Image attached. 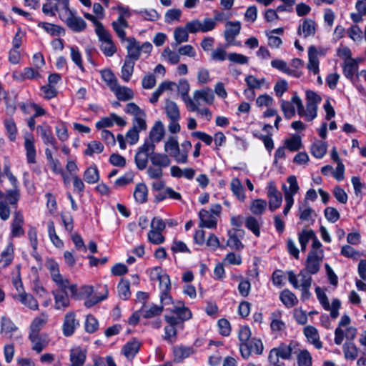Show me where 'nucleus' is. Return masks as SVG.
Segmentation results:
<instances>
[{"mask_svg": "<svg viewBox=\"0 0 366 366\" xmlns=\"http://www.w3.org/2000/svg\"><path fill=\"white\" fill-rule=\"evenodd\" d=\"M322 98L320 95L311 90L306 91V108L305 109L300 97L295 93L291 101L282 100L281 109L286 119H291L295 114V108L297 107V114L300 117L305 118L308 122L312 121L316 118L317 114V107L321 102Z\"/></svg>", "mask_w": 366, "mask_h": 366, "instance_id": "nucleus-1", "label": "nucleus"}, {"mask_svg": "<svg viewBox=\"0 0 366 366\" xmlns=\"http://www.w3.org/2000/svg\"><path fill=\"white\" fill-rule=\"evenodd\" d=\"M19 189H9L4 193V197L0 199V219L6 221L9 219L12 209L17 210L20 199Z\"/></svg>", "mask_w": 366, "mask_h": 366, "instance_id": "nucleus-2", "label": "nucleus"}, {"mask_svg": "<svg viewBox=\"0 0 366 366\" xmlns=\"http://www.w3.org/2000/svg\"><path fill=\"white\" fill-rule=\"evenodd\" d=\"M62 11L61 13H59V17L71 31L79 33L86 29V21L81 16L76 15L75 11L70 9L69 4L66 5V7L62 8Z\"/></svg>", "mask_w": 366, "mask_h": 366, "instance_id": "nucleus-3", "label": "nucleus"}, {"mask_svg": "<svg viewBox=\"0 0 366 366\" xmlns=\"http://www.w3.org/2000/svg\"><path fill=\"white\" fill-rule=\"evenodd\" d=\"M100 42V50L108 57L112 56L117 51V46L112 39V34L104 28L99 26L97 34Z\"/></svg>", "mask_w": 366, "mask_h": 366, "instance_id": "nucleus-4", "label": "nucleus"}, {"mask_svg": "<svg viewBox=\"0 0 366 366\" xmlns=\"http://www.w3.org/2000/svg\"><path fill=\"white\" fill-rule=\"evenodd\" d=\"M315 293L322 307L330 312V317L332 319H336L339 316V309L341 307L340 300L334 299L330 305L325 292L320 287L315 288Z\"/></svg>", "mask_w": 366, "mask_h": 366, "instance_id": "nucleus-5", "label": "nucleus"}, {"mask_svg": "<svg viewBox=\"0 0 366 366\" xmlns=\"http://www.w3.org/2000/svg\"><path fill=\"white\" fill-rule=\"evenodd\" d=\"M155 150V144L151 142H144V144L139 147L135 155L134 160L137 168L140 170L144 169L150 160L152 153Z\"/></svg>", "mask_w": 366, "mask_h": 366, "instance_id": "nucleus-6", "label": "nucleus"}, {"mask_svg": "<svg viewBox=\"0 0 366 366\" xmlns=\"http://www.w3.org/2000/svg\"><path fill=\"white\" fill-rule=\"evenodd\" d=\"M216 26L215 20L212 18H204L202 21L196 19L187 23V28L191 34L207 33L214 30Z\"/></svg>", "mask_w": 366, "mask_h": 366, "instance_id": "nucleus-7", "label": "nucleus"}, {"mask_svg": "<svg viewBox=\"0 0 366 366\" xmlns=\"http://www.w3.org/2000/svg\"><path fill=\"white\" fill-rule=\"evenodd\" d=\"M292 347L291 345L282 343L269 351L267 358L268 362L269 365H277L280 362V358L290 360L292 357Z\"/></svg>", "mask_w": 366, "mask_h": 366, "instance_id": "nucleus-8", "label": "nucleus"}, {"mask_svg": "<svg viewBox=\"0 0 366 366\" xmlns=\"http://www.w3.org/2000/svg\"><path fill=\"white\" fill-rule=\"evenodd\" d=\"M324 252L322 249L320 251L311 250L307 255L305 262V269L310 274H317L320 269V263L322 261Z\"/></svg>", "mask_w": 366, "mask_h": 366, "instance_id": "nucleus-9", "label": "nucleus"}, {"mask_svg": "<svg viewBox=\"0 0 366 366\" xmlns=\"http://www.w3.org/2000/svg\"><path fill=\"white\" fill-rule=\"evenodd\" d=\"M225 30L224 31V40L227 46L237 45L234 39L239 34L241 30V23L238 21H229L225 24Z\"/></svg>", "mask_w": 366, "mask_h": 366, "instance_id": "nucleus-10", "label": "nucleus"}, {"mask_svg": "<svg viewBox=\"0 0 366 366\" xmlns=\"http://www.w3.org/2000/svg\"><path fill=\"white\" fill-rule=\"evenodd\" d=\"M80 326L79 320L76 319L74 312H67L62 324V332L65 337H71Z\"/></svg>", "mask_w": 366, "mask_h": 366, "instance_id": "nucleus-11", "label": "nucleus"}, {"mask_svg": "<svg viewBox=\"0 0 366 366\" xmlns=\"http://www.w3.org/2000/svg\"><path fill=\"white\" fill-rule=\"evenodd\" d=\"M267 197L269 199V209L271 212H274L281 206L282 195L281 192L277 189L273 182H270L267 187Z\"/></svg>", "mask_w": 366, "mask_h": 366, "instance_id": "nucleus-12", "label": "nucleus"}, {"mask_svg": "<svg viewBox=\"0 0 366 366\" xmlns=\"http://www.w3.org/2000/svg\"><path fill=\"white\" fill-rule=\"evenodd\" d=\"M214 100V94L212 89L209 87L202 89L195 90L193 93L192 102H195L197 105H200L201 102L211 105Z\"/></svg>", "mask_w": 366, "mask_h": 366, "instance_id": "nucleus-13", "label": "nucleus"}, {"mask_svg": "<svg viewBox=\"0 0 366 366\" xmlns=\"http://www.w3.org/2000/svg\"><path fill=\"white\" fill-rule=\"evenodd\" d=\"M46 267L50 272L52 280L59 288H66L69 284V280L64 279L59 273V265L54 261H49Z\"/></svg>", "mask_w": 366, "mask_h": 366, "instance_id": "nucleus-14", "label": "nucleus"}, {"mask_svg": "<svg viewBox=\"0 0 366 366\" xmlns=\"http://www.w3.org/2000/svg\"><path fill=\"white\" fill-rule=\"evenodd\" d=\"M35 139L31 134H26L24 137V148L26 150V162L29 164H34L36 162V149L35 147Z\"/></svg>", "mask_w": 366, "mask_h": 366, "instance_id": "nucleus-15", "label": "nucleus"}, {"mask_svg": "<svg viewBox=\"0 0 366 366\" xmlns=\"http://www.w3.org/2000/svg\"><path fill=\"white\" fill-rule=\"evenodd\" d=\"M252 335L251 330L248 326H242L238 332V338L240 342L239 351L242 357H245L249 355V350L247 342L250 340Z\"/></svg>", "mask_w": 366, "mask_h": 366, "instance_id": "nucleus-16", "label": "nucleus"}, {"mask_svg": "<svg viewBox=\"0 0 366 366\" xmlns=\"http://www.w3.org/2000/svg\"><path fill=\"white\" fill-rule=\"evenodd\" d=\"M54 296V307L59 310H64L70 305L66 288H59L53 292Z\"/></svg>", "mask_w": 366, "mask_h": 366, "instance_id": "nucleus-17", "label": "nucleus"}, {"mask_svg": "<svg viewBox=\"0 0 366 366\" xmlns=\"http://www.w3.org/2000/svg\"><path fill=\"white\" fill-rule=\"evenodd\" d=\"M112 26L121 41L123 42L128 39V37L126 36L125 29L129 27V23L124 19V14H119L117 19L112 21Z\"/></svg>", "mask_w": 366, "mask_h": 366, "instance_id": "nucleus-18", "label": "nucleus"}, {"mask_svg": "<svg viewBox=\"0 0 366 366\" xmlns=\"http://www.w3.org/2000/svg\"><path fill=\"white\" fill-rule=\"evenodd\" d=\"M317 24L312 19H305L302 23L297 28V34L302 36L305 39L314 36L316 34Z\"/></svg>", "mask_w": 366, "mask_h": 366, "instance_id": "nucleus-19", "label": "nucleus"}, {"mask_svg": "<svg viewBox=\"0 0 366 366\" xmlns=\"http://www.w3.org/2000/svg\"><path fill=\"white\" fill-rule=\"evenodd\" d=\"M125 41L127 42L126 46L127 54L124 59L136 62L141 56L139 42L137 41L134 37H128V39Z\"/></svg>", "mask_w": 366, "mask_h": 366, "instance_id": "nucleus-20", "label": "nucleus"}, {"mask_svg": "<svg viewBox=\"0 0 366 366\" xmlns=\"http://www.w3.org/2000/svg\"><path fill=\"white\" fill-rule=\"evenodd\" d=\"M29 338L32 344V350L40 353L48 345L47 335L41 333H29Z\"/></svg>", "mask_w": 366, "mask_h": 366, "instance_id": "nucleus-21", "label": "nucleus"}, {"mask_svg": "<svg viewBox=\"0 0 366 366\" xmlns=\"http://www.w3.org/2000/svg\"><path fill=\"white\" fill-rule=\"evenodd\" d=\"M199 227L214 229L217 227V218L210 212L206 209H201L199 212Z\"/></svg>", "mask_w": 366, "mask_h": 366, "instance_id": "nucleus-22", "label": "nucleus"}, {"mask_svg": "<svg viewBox=\"0 0 366 366\" xmlns=\"http://www.w3.org/2000/svg\"><path fill=\"white\" fill-rule=\"evenodd\" d=\"M24 220L20 211H14L11 222V235L14 237H19L24 234L23 224Z\"/></svg>", "mask_w": 366, "mask_h": 366, "instance_id": "nucleus-23", "label": "nucleus"}, {"mask_svg": "<svg viewBox=\"0 0 366 366\" xmlns=\"http://www.w3.org/2000/svg\"><path fill=\"white\" fill-rule=\"evenodd\" d=\"M163 311V306L154 305V304H147L144 302L139 309V313L142 317L146 319H149L159 316Z\"/></svg>", "mask_w": 366, "mask_h": 366, "instance_id": "nucleus-24", "label": "nucleus"}, {"mask_svg": "<svg viewBox=\"0 0 366 366\" xmlns=\"http://www.w3.org/2000/svg\"><path fill=\"white\" fill-rule=\"evenodd\" d=\"M166 310L175 314L183 322L192 318L191 311L182 302H177V305L166 307Z\"/></svg>", "mask_w": 366, "mask_h": 366, "instance_id": "nucleus-25", "label": "nucleus"}, {"mask_svg": "<svg viewBox=\"0 0 366 366\" xmlns=\"http://www.w3.org/2000/svg\"><path fill=\"white\" fill-rule=\"evenodd\" d=\"M271 66L273 68L293 77L299 78L302 74V71H297L295 69H290L287 62L282 59H273L271 61Z\"/></svg>", "mask_w": 366, "mask_h": 366, "instance_id": "nucleus-26", "label": "nucleus"}, {"mask_svg": "<svg viewBox=\"0 0 366 366\" xmlns=\"http://www.w3.org/2000/svg\"><path fill=\"white\" fill-rule=\"evenodd\" d=\"M86 352L81 347H77L70 350V366H83L86 361Z\"/></svg>", "mask_w": 366, "mask_h": 366, "instance_id": "nucleus-27", "label": "nucleus"}, {"mask_svg": "<svg viewBox=\"0 0 366 366\" xmlns=\"http://www.w3.org/2000/svg\"><path fill=\"white\" fill-rule=\"evenodd\" d=\"M164 135V127L162 122H157L149 132V137L144 142H151L152 144L159 142Z\"/></svg>", "mask_w": 366, "mask_h": 366, "instance_id": "nucleus-28", "label": "nucleus"}, {"mask_svg": "<svg viewBox=\"0 0 366 366\" xmlns=\"http://www.w3.org/2000/svg\"><path fill=\"white\" fill-rule=\"evenodd\" d=\"M304 335L308 341L312 343L317 349L322 347V343L320 340V336L317 330L311 325H308L304 329Z\"/></svg>", "mask_w": 366, "mask_h": 366, "instance_id": "nucleus-29", "label": "nucleus"}, {"mask_svg": "<svg viewBox=\"0 0 366 366\" xmlns=\"http://www.w3.org/2000/svg\"><path fill=\"white\" fill-rule=\"evenodd\" d=\"M140 348V343L135 339L127 342L122 347V354L128 359L132 360L138 353Z\"/></svg>", "mask_w": 366, "mask_h": 366, "instance_id": "nucleus-30", "label": "nucleus"}, {"mask_svg": "<svg viewBox=\"0 0 366 366\" xmlns=\"http://www.w3.org/2000/svg\"><path fill=\"white\" fill-rule=\"evenodd\" d=\"M16 298L24 306L32 310H37L39 309L38 301L33 297L32 295L26 293L24 291L19 292Z\"/></svg>", "mask_w": 366, "mask_h": 366, "instance_id": "nucleus-31", "label": "nucleus"}, {"mask_svg": "<svg viewBox=\"0 0 366 366\" xmlns=\"http://www.w3.org/2000/svg\"><path fill=\"white\" fill-rule=\"evenodd\" d=\"M49 316L45 312L36 317L31 322L29 333H40V330L46 325Z\"/></svg>", "mask_w": 366, "mask_h": 366, "instance_id": "nucleus-32", "label": "nucleus"}, {"mask_svg": "<svg viewBox=\"0 0 366 366\" xmlns=\"http://www.w3.org/2000/svg\"><path fill=\"white\" fill-rule=\"evenodd\" d=\"M116 95V97L120 101H127L134 97L132 89L124 86H121L119 83L111 89Z\"/></svg>", "mask_w": 366, "mask_h": 366, "instance_id": "nucleus-33", "label": "nucleus"}, {"mask_svg": "<svg viewBox=\"0 0 366 366\" xmlns=\"http://www.w3.org/2000/svg\"><path fill=\"white\" fill-rule=\"evenodd\" d=\"M282 311L277 310L270 315V328L273 332L282 331L286 328V325L282 320Z\"/></svg>", "mask_w": 366, "mask_h": 366, "instance_id": "nucleus-34", "label": "nucleus"}, {"mask_svg": "<svg viewBox=\"0 0 366 366\" xmlns=\"http://www.w3.org/2000/svg\"><path fill=\"white\" fill-rule=\"evenodd\" d=\"M262 224V219H257L253 216H249L245 219L244 225L254 236H260V226Z\"/></svg>", "mask_w": 366, "mask_h": 366, "instance_id": "nucleus-35", "label": "nucleus"}, {"mask_svg": "<svg viewBox=\"0 0 366 366\" xmlns=\"http://www.w3.org/2000/svg\"><path fill=\"white\" fill-rule=\"evenodd\" d=\"M237 229H230L227 232L228 239L227 241V246L232 249L240 251L243 249L244 244L237 234Z\"/></svg>", "mask_w": 366, "mask_h": 366, "instance_id": "nucleus-36", "label": "nucleus"}, {"mask_svg": "<svg viewBox=\"0 0 366 366\" xmlns=\"http://www.w3.org/2000/svg\"><path fill=\"white\" fill-rule=\"evenodd\" d=\"M357 69L358 64L355 59H345L342 71L346 78L352 79Z\"/></svg>", "mask_w": 366, "mask_h": 366, "instance_id": "nucleus-37", "label": "nucleus"}, {"mask_svg": "<svg viewBox=\"0 0 366 366\" xmlns=\"http://www.w3.org/2000/svg\"><path fill=\"white\" fill-rule=\"evenodd\" d=\"M135 61L124 59V64L121 68V78L124 82L130 81L134 69Z\"/></svg>", "mask_w": 366, "mask_h": 366, "instance_id": "nucleus-38", "label": "nucleus"}, {"mask_svg": "<svg viewBox=\"0 0 366 366\" xmlns=\"http://www.w3.org/2000/svg\"><path fill=\"white\" fill-rule=\"evenodd\" d=\"M189 89V84L187 80H181L179 82L177 86L178 92L181 95L182 99L186 104L187 107L194 102H192V99L188 95Z\"/></svg>", "mask_w": 366, "mask_h": 366, "instance_id": "nucleus-39", "label": "nucleus"}, {"mask_svg": "<svg viewBox=\"0 0 366 366\" xmlns=\"http://www.w3.org/2000/svg\"><path fill=\"white\" fill-rule=\"evenodd\" d=\"M247 345L249 350V355L245 357H242L244 359H248L252 352H254L257 355H262L264 350V345L262 340L259 338L253 337L247 342Z\"/></svg>", "mask_w": 366, "mask_h": 366, "instance_id": "nucleus-40", "label": "nucleus"}, {"mask_svg": "<svg viewBox=\"0 0 366 366\" xmlns=\"http://www.w3.org/2000/svg\"><path fill=\"white\" fill-rule=\"evenodd\" d=\"M150 162L153 166L159 167L161 168L167 167L171 163V160L167 155L155 153L154 151L150 156Z\"/></svg>", "mask_w": 366, "mask_h": 366, "instance_id": "nucleus-41", "label": "nucleus"}, {"mask_svg": "<svg viewBox=\"0 0 366 366\" xmlns=\"http://www.w3.org/2000/svg\"><path fill=\"white\" fill-rule=\"evenodd\" d=\"M135 201L139 204L145 203L147 201L148 189L145 184L139 183L136 185L134 193Z\"/></svg>", "mask_w": 366, "mask_h": 366, "instance_id": "nucleus-42", "label": "nucleus"}, {"mask_svg": "<svg viewBox=\"0 0 366 366\" xmlns=\"http://www.w3.org/2000/svg\"><path fill=\"white\" fill-rule=\"evenodd\" d=\"M134 13L145 21H155L160 18L159 13L154 9L135 10L134 11Z\"/></svg>", "mask_w": 366, "mask_h": 366, "instance_id": "nucleus-43", "label": "nucleus"}, {"mask_svg": "<svg viewBox=\"0 0 366 366\" xmlns=\"http://www.w3.org/2000/svg\"><path fill=\"white\" fill-rule=\"evenodd\" d=\"M36 130L45 145H49L50 143H54V139H56L54 138L49 126L39 125L36 127Z\"/></svg>", "mask_w": 366, "mask_h": 366, "instance_id": "nucleus-44", "label": "nucleus"}, {"mask_svg": "<svg viewBox=\"0 0 366 366\" xmlns=\"http://www.w3.org/2000/svg\"><path fill=\"white\" fill-rule=\"evenodd\" d=\"M280 299L283 305L287 308L294 307L298 302L296 295L287 289L281 292Z\"/></svg>", "mask_w": 366, "mask_h": 366, "instance_id": "nucleus-45", "label": "nucleus"}, {"mask_svg": "<svg viewBox=\"0 0 366 366\" xmlns=\"http://www.w3.org/2000/svg\"><path fill=\"white\" fill-rule=\"evenodd\" d=\"M174 360L177 362H181L184 359L189 357L191 355L194 353V350L192 347L186 346H177L174 348L173 350Z\"/></svg>", "mask_w": 366, "mask_h": 366, "instance_id": "nucleus-46", "label": "nucleus"}, {"mask_svg": "<svg viewBox=\"0 0 366 366\" xmlns=\"http://www.w3.org/2000/svg\"><path fill=\"white\" fill-rule=\"evenodd\" d=\"M84 181L88 184H95L99 180V172L96 165L89 167L83 174Z\"/></svg>", "mask_w": 366, "mask_h": 366, "instance_id": "nucleus-47", "label": "nucleus"}, {"mask_svg": "<svg viewBox=\"0 0 366 366\" xmlns=\"http://www.w3.org/2000/svg\"><path fill=\"white\" fill-rule=\"evenodd\" d=\"M37 26L39 28L43 29L46 33L51 36H59L64 34V29L61 26L56 24L39 21Z\"/></svg>", "mask_w": 366, "mask_h": 366, "instance_id": "nucleus-48", "label": "nucleus"}, {"mask_svg": "<svg viewBox=\"0 0 366 366\" xmlns=\"http://www.w3.org/2000/svg\"><path fill=\"white\" fill-rule=\"evenodd\" d=\"M245 82L248 86L247 89H259L262 86H265L266 88L269 87V83L267 81L266 79L262 78L258 79L253 75L247 76Z\"/></svg>", "mask_w": 366, "mask_h": 366, "instance_id": "nucleus-49", "label": "nucleus"}, {"mask_svg": "<svg viewBox=\"0 0 366 366\" xmlns=\"http://www.w3.org/2000/svg\"><path fill=\"white\" fill-rule=\"evenodd\" d=\"M14 259V247L12 244H9L2 251L1 254L0 265L5 268L7 267Z\"/></svg>", "mask_w": 366, "mask_h": 366, "instance_id": "nucleus-50", "label": "nucleus"}, {"mask_svg": "<svg viewBox=\"0 0 366 366\" xmlns=\"http://www.w3.org/2000/svg\"><path fill=\"white\" fill-rule=\"evenodd\" d=\"M327 144L322 141L315 142L310 147L311 154L317 159H322L326 154Z\"/></svg>", "mask_w": 366, "mask_h": 366, "instance_id": "nucleus-51", "label": "nucleus"}, {"mask_svg": "<svg viewBox=\"0 0 366 366\" xmlns=\"http://www.w3.org/2000/svg\"><path fill=\"white\" fill-rule=\"evenodd\" d=\"M315 52L316 51L314 48H308V63L307 67L314 74H317L320 71V61L318 57L315 56Z\"/></svg>", "mask_w": 366, "mask_h": 366, "instance_id": "nucleus-52", "label": "nucleus"}, {"mask_svg": "<svg viewBox=\"0 0 366 366\" xmlns=\"http://www.w3.org/2000/svg\"><path fill=\"white\" fill-rule=\"evenodd\" d=\"M18 327L12 322V320L6 316L1 318V332L9 335L11 337L12 332L16 331Z\"/></svg>", "mask_w": 366, "mask_h": 366, "instance_id": "nucleus-53", "label": "nucleus"}, {"mask_svg": "<svg viewBox=\"0 0 366 366\" xmlns=\"http://www.w3.org/2000/svg\"><path fill=\"white\" fill-rule=\"evenodd\" d=\"M231 190L233 194L239 200L243 202L245 199V194L243 186L240 180L234 178L232 180L230 184Z\"/></svg>", "mask_w": 366, "mask_h": 366, "instance_id": "nucleus-54", "label": "nucleus"}, {"mask_svg": "<svg viewBox=\"0 0 366 366\" xmlns=\"http://www.w3.org/2000/svg\"><path fill=\"white\" fill-rule=\"evenodd\" d=\"M285 147L291 152H296L302 147V139L299 135H293L284 142Z\"/></svg>", "mask_w": 366, "mask_h": 366, "instance_id": "nucleus-55", "label": "nucleus"}, {"mask_svg": "<svg viewBox=\"0 0 366 366\" xmlns=\"http://www.w3.org/2000/svg\"><path fill=\"white\" fill-rule=\"evenodd\" d=\"M165 112L170 119H179L180 114L177 104L171 100H167L165 103Z\"/></svg>", "mask_w": 366, "mask_h": 366, "instance_id": "nucleus-56", "label": "nucleus"}, {"mask_svg": "<svg viewBox=\"0 0 366 366\" xmlns=\"http://www.w3.org/2000/svg\"><path fill=\"white\" fill-rule=\"evenodd\" d=\"M267 203L262 199L253 200L249 207L251 212L254 215H262L266 210Z\"/></svg>", "mask_w": 366, "mask_h": 366, "instance_id": "nucleus-57", "label": "nucleus"}, {"mask_svg": "<svg viewBox=\"0 0 366 366\" xmlns=\"http://www.w3.org/2000/svg\"><path fill=\"white\" fill-rule=\"evenodd\" d=\"M189 30L187 28V24L184 27H177L174 31V38L176 45H179L183 42L189 41Z\"/></svg>", "mask_w": 366, "mask_h": 366, "instance_id": "nucleus-58", "label": "nucleus"}, {"mask_svg": "<svg viewBox=\"0 0 366 366\" xmlns=\"http://www.w3.org/2000/svg\"><path fill=\"white\" fill-rule=\"evenodd\" d=\"M287 182L290 184L289 187H287L285 185L283 186V190L285 195H288L290 197H293V196L297 194L299 191V186L297 184V181L295 176H290L287 178Z\"/></svg>", "mask_w": 366, "mask_h": 366, "instance_id": "nucleus-59", "label": "nucleus"}, {"mask_svg": "<svg viewBox=\"0 0 366 366\" xmlns=\"http://www.w3.org/2000/svg\"><path fill=\"white\" fill-rule=\"evenodd\" d=\"M61 9H62L60 2H46L42 6V12L46 16H54Z\"/></svg>", "mask_w": 366, "mask_h": 366, "instance_id": "nucleus-60", "label": "nucleus"}, {"mask_svg": "<svg viewBox=\"0 0 366 366\" xmlns=\"http://www.w3.org/2000/svg\"><path fill=\"white\" fill-rule=\"evenodd\" d=\"M47 227H48V234L49 237L50 238V240L51 242L56 247H61L64 245L63 242L60 239L59 236L56 233L54 223L52 220H49L47 222Z\"/></svg>", "mask_w": 366, "mask_h": 366, "instance_id": "nucleus-61", "label": "nucleus"}, {"mask_svg": "<svg viewBox=\"0 0 366 366\" xmlns=\"http://www.w3.org/2000/svg\"><path fill=\"white\" fill-rule=\"evenodd\" d=\"M345 357L347 360H354L358 355V349L353 342H347L343 345Z\"/></svg>", "mask_w": 366, "mask_h": 366, "instance_id": "nucleus-62", "label": "nucleus"}, {"mask_svg": "<svg viewBox=\"0 0 366 366\" xmlns=\"http://www.w3.org/2000/svg\"><path fill=\"white\" fill-rule=\"evenodd\" d=\"M313 237H315V232L312 229H304L299 233L298 239L302 251H305L309 241L312 239Z\"/></svg>", "mask_w": 366, "mask_h": 366, "instance_id": "nucleus-63", "label": "nucleus"}, {"mask_svg": "<svg viewBox=\"0 0 366 366\" xmlns=\"http://www.w3.org/2000/svg\"><path fill=\"white\" fill-rule=\"evenodd\" d=\"M102 78L110 89L118 84V80L110 69H104L101 72Z\"/></svg>", "mask_w": 366, "mask_h": 366, "instance_id": "nucleus-64", "label": "nucleus"}]
</instances>
